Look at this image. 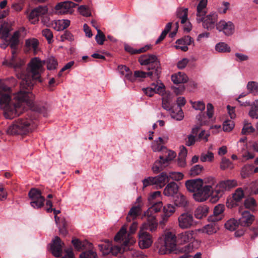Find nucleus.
Returning <instances> with one entry per match:
<instances>
[{
  "mask_svg": "<svg viewBox=\"0 0 258 258\" xmlns=\"http://www.w3.org/2000/svg\"><path fill=\"white\" fill-rule=\"evenodd\" d=\"M10 91L11 88L0 81V108L4 110V114L6 118L11 119L19 116L26 105L30 106L34 111L43 112L45 110L44 107H39L33 103L28 90L20 88V91L15 95L14 101L11 100L8 94Z\"/></svg>",
  "mask_w": 258,
  "mask_h": 258,
  "instance_id": "f257e3e1",
  "label": "nucleus"
},
{
  "mask_svg": "<svg viewBox=\"0 0 258 258\" xmlns=\"http://www.w3.org/2000/svg\"><path fill=\"white\" fill-rule=\"evenodd\" d=\"M43 66L44 62L39 57L31 59L26 69L24 79L20 82L21 89L29 92L37 82H42L41 75L44 71Z\"/></svg>",
  "mask_w": 258,
  "mask_h": 258,
  "instance_id": "f03ea898",
  "label": "nucleus"
},
{
  "mask_svg": "<svg viewBox=\"0 0 258 258\" xmlns=\"http://www.w3.org/2000/svg\"><path fill=\"white\" fill-rule=\"evenodd\" d=\"M34 104L37 105L39 107H43L45 108V110L43 112H39L34 111L31 109L30 106L28 107L31 109V111L28 116L25 118L21 117L16 120L14 123L10 125L7 129V133L9 135H26L30 132H31L37 126L36 119L35 117H32L33 112L41 113L43 114L44 116H46L47 115V108L43 105L36 104L33 102ZM28 106V105H27Z\"/></svg>",
  "mask_w": 258,
  "mask_h": 258,
  "instance_id": "7ed1b4c3",
  "label": "nucleus"
},
{
  "mask_svg": "<svg viewBox=\"0 0 258 258\" xmlns=\"http://www.w3.org/2000/svg\"><path fill=\"white\" fill-rule=\"evenodd\" d=\"M205 182L208 183L209 184L207 185H203L200 187L195 194H193V198L195 201L199 202H204L208 199L210 196L215 197V190H213L212 186L215 183V179L212 177H208L205 179ZM215 197H214L215 199Z\"/></svg>",
  "mask_w": 258,
  "mask_h": 258,
  "instance_id": "20e7f679",
  "label": "nucleus"
},
{
  "mask_svg": "<svg viewBox=\"0 0 258 258\" xmlns=\"http://www.w3.org/2000/svg\"><path fill=\"white\" fill-rule=\"evenodd\" d=\"M176 153L172 150H167L166 147L163 151L162 155L159 156V159L154 163L152 169L154 173H158L167 167L176 157Z\"/></svg>",
  "mask_w": 258,
  "mask_h": 258,
  "instance_id": "39448f33",
  "label": "nucleus"
},
{
  "mask_svg": "<svg viewBox=\"0 0 258 258\" xmlns=\"http://www.w3.org/2000/svg\"><path fill=\"white\" fill-rule=\"evenodd\" d=\"M25 63V62L23 59L17 56L16 51L13 50L10 60H5L3 61V64L13 68L14 69L17 78L23 81L26 72V70L23 68Z\"/></svg>",
  "mask_w": 258,
  "mask_h": 258,
  "instance_id": "423d86ee",
  "label": "nucleus"
},
{
  "mask_svg": "<svg viewBox=\"0 0 258 258\" xmlns=\"http://www.w3.org/2000/svg\"><path fill=\"white\" fill-rule=\"evenodd\" d=\"M176 239L175 234L170 231H167L164 235L163 242L158 245V253L160 254H165L176 250Z\"/></svg>",
  "mask_w": 258,
  "mask_h": 258,
  "instance_id": "0eeeda50",
  "label": "nucleus"
},
{
  "mask_svg": "<svg viewBox=\"0 0 258 258\" xmlns=\"http://www.w3.org/2000/svg\"><path fill=\"white\" fill-rule=\"evenodd\" d=\"M198 23L202 22V25L204 29L207 30H211L215 28L218 21V15L214 13H211L204 17L202 16L197 18Z\"/></svg>",
  "mask_w": 258,
  "mask_h": 258,
  "instance_id": "6e6552de",
  "label": "nucleus"
},
{
  "mask_svg": "<svg viewBox=\"0 0 258 258\" xmlns=\"http://www.w3.org/2000/svg\"><path fill=\"white\" fill-rule=\"evenodd\" d=\"M31 200L30 204L34 208H40L43 206L45 198L42 196L40 190L33 188L30 189L28 194Z\"/></svg>",
  "mask_w": 258,
  "mask_h": 258,
  "instance_id": "1a4fd4ad",
  "label": "nucleus"
},
{
  "mask_svg": "<svg viewBox=\"0 0 258 258\" xmlns=\"http://www.w3.org/2000/svg\"><path fill=\"white\" fill-rule=\"evenodd\" d=\"M178 223L182 229H189L195 225L192 214L189 212L181 214L178 218Z\"/></svg>",
  "mask_w": 258,
  "mask_h": 258,
  "instance_id": "9d476101",
  "label": "nucleus"
},
{
  "mask_svg": "<svg viewBox=\"0 0 258 258\" xmlns=\"http://www.w3.org/2000/svg\"><path fill=\"white\" fill-rule=\"evenodd\" d=\"M236 185L237 182L234 180H227L219 182L216 186V188L215 190V194H216L215 201H217L219 198L222 196L224 191L228 190Z\"/></svg>",
  "mask_w": 258,
  "mask_h": 258,
  "instance_id": "9b49d317",
  "label": "nucleus"
},
{
  "mask_svg": "<svg viewBox=\"0 0 258 258\" xmlns=\"http://www.w3.org/2000/svg\"><path fill=\"white\" fill-rule=\"evenodd\" d=\"M144 216L146 218V221L143 223L141 230H149L153 232L157 230L158 226V222L155 215L146 214L145 212Z\"/></svg>",
  "mask_w": 258,
  "mask_h": 258,
  "instance_id": "f8f14e48",
  "label": "nucleus"
},
{
  "mask_svg": "<svg viewBox=\"0 0 258 258\" xmlns=\"http://www.w3.org/2000/svg\"><path fill=\"white\" fill-rule=\"evenodd\" d=\"M216 29L220 32H223L226 36H230L233 34L235 27L231 21L226 22L225 20H220L216 23Z\"/></svg>",
  "mask_w": 258,
  "mask_h": 258,
  "instance_id": "ddd939ff",
  "label": "nucleus"
},
{
  "mask_svg": "<svg viewBox=\"0 0 258 258\" xmlns=\"http://www.w3.org/2000/svg\"><path fill=\"white\" fill-rule=\"evenodd\" d=\"M77 4L71 1H64L58 3L55 7L57 13L59 14H71Z\"/></svg>",
  "mask_w": 258,
  "mask_h": 258,
  "instance_id": "4468645a",
  "label": "nucleus"
},
{
  "mask_svg": "<svg viewBox=\"0 0 258 258\" xmlns=\"http://www.w3.org/2000/svg\"><path fill=\"white\" fill-rule=\"evenodd\" d=\"M139 237V245L143 249L149 247L153 243L151 235L144 230L140 229Z\"/></svg>",
  "mask_w": 258,
  "mask_h": 258,
  "instance_id": "2eb2a0df",
  "label": "nucleus"
},
{
  "mask_svg": "<svg viewBox=\"0 0 258 258\" xmlns=\"http://www.w3.org/2000/svg\"><path fill=\"white\" fill-rule=\"evenodd\" d=\"M63 245L64 243L62 242L60 238L58 236H55L52 240L50 245V249L52 254L56 257H60L61 255Z\"/></svg>",
  "mask_w": 258,
  "mask_h": 258,
  "instance_id": "dca6fc26",
  "label": "nucleus"
},
{
  "mask_svg": "<svg viewBox=\"0 0 258 258\" xmlns=\"http://www.w3.org/2000/svg\"><path fill=\"white\" fill-rule=\"evenodd\" d=\"M148 71V77L151 78L159 79L161 73V67L159 60L156 61L153 64L146 67Z\"/></svg>",
  "mask_w": 258,
  "mask_h": 258,
  "instance_id": "f3484780",
  "label": "nucleus"
},
{
  "mask_svg": "<svg viewBox=\"0 0 258 258\" xmlns=\"http://www.w3.org/2000/svg\"><path fill=\"white\" fill-rule=\"evenodd\" d=\"M241 212V216L239 219L240 225L243 227H248L250 226L254 220V217L248 211H242V208L239 210Z\"/></svg>",
  "mask_w": 258,
  "mask_h": 258,
  "instance_id": "a211bd4d",
  "label": "nucleus"
},
{
  "mask_svg": "<svg viewBox=\"0 0 258 258\" xmlns=\"http://www.w3.org/2000/svg\"><path fill=\"white\" fill-rule=\"evenodd\" d=\"M203 184V180L201 178H198L187 180L185 185L188 191L195 194L200 187H202Z\"/></svg>",
  "mask_w": 258,
  "mask_h": 258,
  "instance_id": "6ab92c4d",
  "label": "nucleus"
},
{
  "mask_svg": "<svg viewBox=\"0 0 258 258\" xmlns=\"http://www.w3.org/2000/svg\"><path fill=\"white\" fill-rule=\"evenodd\" d=\"M224 209V206L222 204H219L216 206L214 209L213 214L208 217L209 221L217 222L221 220L223 218L222 214Z\"/></svg>",
  "mask_w": 258,
  "mask_h": 258,
  "instance_id": "aec40b11",
  "label": "nucleus"
},
{
  "mask_svg": "<svg viewBox=\"0 0 258 258\" xmlns=\"http://www.w3.org/2000/svg\"><path fill=\"white\" fill-rule=\"evenodd\" d=\"M154 177V184L158 188H162L166 182H169V176L166 172H162L158 176Z\"/></svg>",
  "mask_w": 258,
  "mask_h": 258,
  "instance_id": "412c9836",
  "label": "nucleus"
},
{
  "mask_svg": "<svg viewBox=\"0 0 258 258\" xmlns=\"http://www.w3.org/2000/svg\"><path fill=\"white\" fill-rule=\"evenodd\" d=\"M158 61H159V59L157 56L154 54L143 55L139 58L140 63L142 66H146V67Z\"/></svg>",
  "mask_w": 258,
  "mask_h": 258,
  "instance_id": "4be33fe9",
  "label": "nucleus"
},
{
  "mask_svg": "<svg viewBox=\"0 0 258 258\" xmlns=\"http://www.w3.org/2000/svg\"><path fill=\"white\" fill-rule=\"evenodd\" d=\"M179 187L175 182H170L165 186L163 194L168 197H173L177 195L178 192Z\"/></svg>",
  "mask_w": 258,
  "mask_h": 258,
  "instance_id": "5701e85b",
  "label": "nucleus"
},
{
  "mask_svg": "<svg viewBox=\"0 0 258 258\" xmlns=\"http://www.w3.org/2000/svg\"><path fill=\"white\" fill-rule=\"evenodd\" d=\"M177 240L181 244L191 242L194 238L193 231H186L177 235Z\"/></svg>",
  "mask_w": 258,
  "mask_h": 258,
  "instance_id": "b1692460",
  "label": "nucleus"
},
{
  "mask_svg": "<svg viewBox=\"0 0 258 258\" xmlns=\"http://www.w3.org/2000/svg\"><path fill=\"white\" fill-rule=\"evenodd\" d=\"M20 32L19 31H15L13 35L9 40L6 41L7 42H9V44L10 47L13 49V50L16 51L18 46L19 44V38L20 36Z\"/></svg>",
  "mask_w": 258,
  "mask_h": 258,
  "instance_id": "393cba45",
  "label": "nucleus"
},
{
  "mask_svg": "<svg viewBox=\"0 0 258 258\" xmlns=\"http://www.w3.org/2000/svg\"><path fill=\"white\" fill-rule=\"evenodd\" d=\"M188 79L187 76L183 72H178L171 76L172 81L176 84L185 83L187 82Z\"/></svg>",
  "mask_w": 258,
  "mask_h": 258,
  "instance_id": "a878e982",
  "label": "nucleus"
},
{
  "mask_svg": "<svg viewBox=\"0 0 258 258\" xmlns=\"http://www.w3.org/2000/svg\"><path fill=\"white\" fill-rule=\"evenodd\" d=\"M210 224L205 225L203 228V232L212 235L216 233L219 229V227L216 222H211Z\"/></svg>",
  "mask_w": 258,
  "mask_h": 258,
  "instance_id": "bb28decb",
  "label": "nucleus"
},
{
  "mask_svg": "<svg viewBox=\"0 0 258 258\" xmlns=\"http://www.w3.org/2000/svg\"><path fill=\"white\" fill-rule=\"evenodd\" d=\"M209 208L206 205L198 207L195 211L194 214L196 218L201 219L207 216Z\"/></svg>",
  "mask_w": 258,
  "mask_h": 258,
  "instance_id": "cd10ccee",
  "label": "nucleus"
},
{
  "mask_svg": "<svg viewBox=\"0 0 258 258\" xmlns=\"http://www.w3.org/2000/svg\"><path fill=\"white\" fill-rule=\"evenodd\" d=\"M180 149L177 159V165L180 167H183L186 165V157L187 152L186 149L183 146L180 147Z\"/></svg>",
  "mask_w": 258,
  "mask_h": 258,
  "instance_id": "c85d7f7f",
  "label": "nucleus"
},
{
  "mask_svg": "<svg viewBox=\"0 0 258 258\" xmlns=\"http://www.w3.org/2000/svg\"><path fill=\"white\" fill-rule=\"evenodd\" d=\"M44 65H46L47 69L48 70H53L57 69L58 66L57 60L54 56H50L46 60H43Z\"/></svg>",
  "mask_w": 258,
  "mask_h": 258,
  "instance_id": "c756f323",
  "label": "nucleus"
},
{
  "mask_svg": "<svg viewBox=\"0 0 258 258\" xmlns=\"http://www.w3.org/2000/svg\"><path fill=\"white\" fill-rule=\"evenodd\" d=\"M117 70L121 76H124L127 79L133 81L132 72L128 67L124 65H119L117 67Z\"/></svg>",
  "mask_w": 258,
  "mask_h": 258,
  "instance_id": "7c9ffc66",
  "label": "nucleus"
},
{
  "mask_svg": "<svg viewBox=\"0 0 258 258\" xmlns=\"http://www.w3.org/2000/svg\"><path fill=\"white\" fill-rule=\"evenodd\" d=\"M188 9L179 8L176 11V16L181 19V23L184 24L187 20Z\"/></svg>",
  "mask_w": 258,
  "mask_h": 258,
  "instance_id": "2f4dec72",
  "label": "nucleus"
},
{
  "mask_svg": "<svg viewBox=\"0 0 258 258\" xmlns=\"http://www.w3.org/2000/svg\"><path fill=\"white\" fill-rule=\"evenodd\" d=\"M111 246V244L108 240H106L102 242V243L98 244L99 249L103 255H108L110 254Z\"/></svg>",
  "mask_w": 258,
  "mask_h": 258,
  "instance_id": "473e14b6",
  "label": "nucleus"
},
{
  "mask_svg": "<svg viewBox=\"0 0 258 258\" xmlns=\"http://www.w3.org/2000/svg\"><path fill=\"white\" fill-rule=\"evenodd\" d=\"M72 243L76 249L78 251H80L86 248L87 244L91 245V243H89L87 241H81L78 239H74L72 240Z\"/></svg>",
  "mask_w": 258,
  "mask_h": 258,
  "instance_id": "72a5a7b5",
  "label": "nucleus"
},
{
  "mask_svg": "<svg viewBox=\"0 0 258 258\" xmlns=\"http://www.w3.org/2000/svg\"><path fill=\"white\" fill-rule=\"evenodd\" d=\"M239 225H240L239 220H237L233 218L229 219L225 223V227L230 231H234Z\"/></svg>",
  "mask_w": 258,
  "mask_h": 258,
  "instance_id": "f704fd0d",
  "label": "nucleus"
},
{
  "mask_svg": "<svg viewBox=\"0 0 258 258\" xmlns=\"http://www.w3.org/2000/svg\"><path fill=\"white\" fill-rule=\"evenodd\" d=\"M207 0H201L197 6V18L204 16L206 12L204 10L207 5Z\"/></svg>",
  "mask_w": 258,
  "mask_h": 258,
  "instance_id": "c9c22d12",
  "label": "nucleus"
},
{
  "mask_svg": "<svg viewBox=\"0 0 258 258\" xmlns=\"http://www.w3.org/2000/svg\"><path fill=\"white\" fill-rule=\"evenodd\" d=\"M163 206L162 202H158L153 203L151 207H150L145 212L146 214L154 215V213L159 212Z\"/></svg>",
  "mask_w": 258,
  "mask_h": 258,
  "instance_id": "e433bc0d",
  "label": "nucleus"
},
{
  "mask_svg": "<svg viewBox=\"0 0 258 258\" xmlns=\"http://www.w3.org/2000/svg\"><path fill=\"white\" fill-rule=\"evenodd\" d=\"M172 100L171 95L170 94H165L162 97V107L166 110H170L171 108L170 102Z\"/></svg>",
  "mask_w": 258,
  "mask_h": 258,
  "instance_id": "4c0bfd02",
  "label": "nucleus"
},
{
  "mask_svg": "<svg viewBox=\"0 0 258 258\" xmlns=\"http://www.w3.org/2000/svg\"><path fill=\"white\" fill-rule=\"evenodd\" d=\"M174 203L177 206L184 207L187 205V202L185 197L183 195L179 194L176 196L174 200Z\"/></svg>",
  "mask_w": 258,
  "mask_h": 258,
  "instance_id": "58836bf2",
  "label": "nucleus"
},
{
  "mask_svg": "<svg viewBox=\"0 0 258 258\" xmlns=\"http://www.w3.org/2000/svg\"><path fill=\"white\" fill-rule=\"evenodd\" d=\"M10 30L7 26H5L3 25H0V38L7 41L9 36Z\"/></svg>",
  "mask_w": 258,
  "mask_h": 258,
  "instance_id": "ea45409f",
  "label": "nucleus"
},
{
  "mask_svg": "<svg viewBox=\"0 0 258 258\" xmlns=\"http://www.w3.org/2000/svg\"><path fill=\"white\" fill-rule=\"evenodd\" d=\"M194 43V39L189 36H186L176 41V44L181 45H189Z\"/></svg>",
  "mask_w": 258,
  "mask_h": 258,
  "instance_id": "a19ab883",
  "label": "nucleus"
},
{
  "mask_svg": "<svg viewBox=\"0 0 258 258\" xmlns=\"http://www.w3.org/2000/svg\"><path fill=\"white\" fill-rule=\"evenodd\" d=\"M248 114L252 118H258V100H255L253 102Z\"/></svg>",
  "mask_w": 258,
  "mask_h": 258,
  "instance_id": "79ce46f5",
  "label": "nucleus"
},
{
  "mask_svg": "<svg viewBox=\"0 0 258 258\" xmlns=\"http://www.w3.org/2000/svg\"><path fill=\"white\" fill-rule=\"evenodd\" d=\"M216 50L220 52H229L231 51L230 47L224 42L217 43L215 46Z\"/></svg>",
  "mask_w": 258,
  "mask_h": 258,
  "instance_id": "37998d69",
  "label": "nucleus"
},
{
  "mask_svg": "<svg viewBox=\"0 0 258 258\" xmlns=\"http://www.w3.org/2000/svg\"><path fill=\"white\" fill-rule=\"evenodd\" d=\"M141 210L140 205L134 206L130 209L128 212V216H130L133 219H134L141 214Z\"/></svg>",
  "mask_w": 258,
  "mask_h": 258,
  "instance_id": "c03bdc74",
  "label": "nucleus"
},
{
  "mask_svg": "<svg viewBox=\"0 0 258 258\" xmlns=\"http://www.w3.org/2000/svg\"><path fill=\"white\" fill-rule=\"evenodd\" d=\"M39 44L38 40L36 38L28 39L25 41V45L28 48L32 47L35 51Z\"/></svg>",
  "mask_w": 258,
  "mask_h": 258,
  "instance_id": "a18cd8bd",
  "label": "nucleus"
},
{
  "mask_svg": "<svg viewBox=\"0 0 258 258\" xmlns=\"http://www.w3.org/2000/svg\"><path fill=\"white\" fill-rule=\"evenodd\" d=\"M247 89L249 93L258 94V83L251 81L247 85Z\"/></svg>",
  "mask_w": 258,
  "mask_h": 258,
  "instance_id": "49530a36",
  "label": "nucleus"
},
{
  "mask_svg": "<svg viewBox=\"0 0 258 258\" xmlns=\"http://www.w3.org/2000/svg\"><path fill=\"white\" fill-rule=\"evenodd\" d=\"M254 128L251 125L250 123H248L246 121H244V126L242 130V133L243 135H247L252 133L254 132Z\"/></svg>",
  "mask_w": 258,
  "mask_h": 258,
  "instance_id": "de8ad7c7",
  "label": "nucleus"
},
{
  "mask_svg": "<svg viewBox=\"0 0 258 258\" xmlns=\"http://www.w3.org/2000/svg\"><path fill=\"white\" fill-rule=\"evenodd\" d=\"M244 205L246 209H253L256 206V201L253 198H248L245 200Z\"/></svg>",
  "mask_w": 258,
  "mask_h": 258,
  "instance_id": "09e8293b",
  "label": "nucleus"
},
{
  "mask_svg": "<svg viewBox=\"0 0 258 258\" xmlns=\"http://www.w3.org/2000/svg\"><path fill=\"white\" fill-rule=\"evenodd\" d=\"M243 198L244 192L241 188H237L232 195V198L234 200L237 201L238 203L240 202Z\"/></svg>",
  "mask_w": 258,
  "mask_h": 258,
  "instance_id": "8fccbe9b",
  "label": "nucleus"
},
{
  "mask_svg": "<svg viewBox=\"0 0 258 258\" xmlns=\"http://www.w3.org/2000/svg\"><path fill=\"white\" fill-rule=\"evenodd\" d=\"M33 10L39 17L46 15L48 12V8L46 6H39Z\"/></svg>",
  "mask_w": 258,
  "mask_h": 258,
  "instance_id": "3c124183",
  "label": "nucleus"
},
{
  "mask_svg": "<svg viewBox=\"0 0 258 258\" xmlns=\"http://www.w3.org/2000/svg\"><path fill=\"white\" fill-rule=\"evenodd\" d=\"M96 29L97 34L95 36V40L98 44L102 45L105 40V36L99 29Z\"/></svg>",
  "mask_w": 258,
  "mask_h": 258,
  "instance_id": "603ef678",
  "label": "nucleus"
},
{
  "mask_svg": "<svg viewBox=\"0 0 258 258\" xmlns=\"http://www.w3.org/2000/svg\"><path fill=\"white\" fill-rule=\"evenodd\" d=\"M214 159V154L211 152H208L207 153H202L200 157V160L202 162L209 161L211 162Z\"/></svg>",
  "mask_w": 258,
  "mask_h": 258,
  "instance_id": "864d4df0",
  "label": "nucleus"
},
{
  "mask_svg": "<svg viewBox=\"0 0 258 258\" xmlns=\"http://www.w3.org/2000/svg\"><path fill=\"white\" fill-rule=\"evenodd\" d=\"M203 170V167L200 165H196L193 166L190 170V175L192 176L200 174Z\"/></svg>",
  "mask_w": 258,
  "mask_h": 258,
  "instance_id": "5fc2aeb1",
  "label": "nucleus"
},
{
  "mask_svg": "<svg viewBox=\"0 0 258 258\" xmlns=\"http://www.w3.org/2000/svg\"><path fill=\"white\" fill-rule=\"evenodd\" d=\"M42 35L46 38L48 43H51L52 41L53 34L52 32L49 29H44L42 31Z\"/></svg>",
  "mask_w": 258,
  "mask_h": 258,
  "instance_id": "6e6d98bb",
  "label": "nucleus"
},
{
  "mask_svg": "<svg viewBox=\"0 0 258 258\" xmlns=\"http://www.w3.org/2000/svg\"><path fill=\"white\" fill-rule=\"evenodd\" d=\"M28 17L29 21L32 24H35L39 21V16L33 9L31 11Z\"/></svg>",
  "mask_w": 258,
  "mask_h": 258,
  "instance_id": "4d7b16f0",
  "label": "nucleus"
},
{
  "mask_svg": "<svg viewBox=\"0 0 258 258\" xmlns=\"http://www.w3.org/2000/svg\"><path fill=\"white\" fill-rule=\"evenodd\" d=\"M126 233V226L125 225L123 226L120 230L117 233L114 238V240L116 241H118L122 239L123 236Z\"/></svg>",
  "mask_w": 258,
  "mask_h": 258,
  "instance_id": "13d9d810",
  "label": "nucleus"
},
{
  "mask_svg": "<svg viewBox=\"0 0 258 258\" xmlns=\"http://www.w3.org/2000/svg\"><path fill=\"white\" fill-rule=\"evenodd\" d=\"M175 211V207L171 204H167L163 207L164 213L171 216Z\"/></svg>",
  "mask_w": 258,
  "mask_h": 258,
  "instance_id": "bf43d9fd",
  "label": "nucleus"
},
{
  "mask_svg": "<svg viewBox=\"0 0 258 258\" xmlns=\"http://www.w3.org/2000/svg\"><path fill=\"white\" fill-rule=\"evenodd\" d=\"M171 116L172 118H174L176 120L180 121L182 120L184 117V115L181 108H179L177 113H175L173 111H172Z\"/></svg>",
  "mask_w": 258,
  "mask_h": 258,
  "instance_id": "052dcab7",
  "label": "nucleus"
},
{
  "mask_svg": "<svg viewBox=\"0 0 258 258\" xmlns=\"http://www.w3.org/2000/svg\"><path fill=\"white\" fill-rule=\"evenodd\" d=\"M78 12L83 16L89 17L91 15V12L88 8L84 5H82L78 8Z\"/></svg>",
  "mask_w": 258,
  "mask_h": 258,
  "instance_id": "680f3d73",
  "label": "nucleus"
},
{
  "mask_svg": "<svg viewBox=\"0 0 258 258\" xmlns=\"http://www.w3.org/2000/svg\"><path fill=\"white\" fill-rule=\"evenodd\" d=\"M234 126V124L232 120H226L223 122V131L225 132H229L231 131L233 128Z\"/></svg>",
  "mask_w": 258,
  "mask_h": 258,
  "instance_id": "e2e57ef3",
  "label": "nucleus"
},
{
  "mask_svg": "<svg viewBox=\"0 0 258 258\" xmlns=\"http://www.w3.org/2000/svg\"><path fill=\"white\" fill-rule=\"evenodd\" d=\"M168 175L169 178L176 181L180 180L183 177V174L181 172H170Z\"/></svg>",
  "mask_w": 258,
  "mask_h": 258,
  "instance_id": "0e129e2a",
  "label": "nucleus"
},
{
  "mask_svg": "<svg viewBox=\"0 0 258 258\" xmlns=\"http://www.w3.org/2000/svg\"><path fill=\"white\" fill-rule=\"evenodd\" d=\"M80 258H97V255L95 252L89 250L82 253Z\"/></svg>",
  "mask_w": 258,
  "mask_h": 258,
  "instance_id": "69168bd1",
  "label": "nucleus"
},
{
  "mask_svg": "<svg viewBox=\"0 0 258 258\" xmlns=\"http://www.w3.org/2000/svg\"><path fill=\"white\" fill-rule=\"evenodd\" d=\"M193 108L196 110L203 111L205 108V104L203 101H199L195 102H191Z\"/></svg>",
  "mask_w": 258,
  "mask_h": 258,
  "instance_id": "338daca9",
  "label": "nucleus"
},
{
  "mask_svg": "<svg viewBox=\"0 0 258 258\" xmlns=\"http://www.w3.org/2000/svg\"><path fill=\"white\" fill-rule=\"evenodd\" d=\"M74 40V36L72 34L68 31H66L63 34L60 36V40L64 41L65 40L73 41Z\"/></svg>",
  "mask_w": 258,
  "mask_h": 258,
  "instance_id": "774afa93",
  "label": "nucleus"
}]
</instances>
